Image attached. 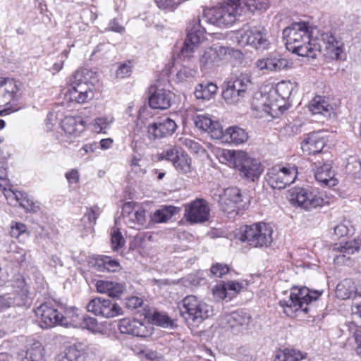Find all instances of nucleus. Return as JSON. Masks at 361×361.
<instances>
[{"label":"nucleus","instance_id":"nucleus-52","mask_svg":"<svg viewBox=\"0 0 361 361\" xmlns=\"http://www.w3.org/2000/svg\"><path fill=\"white\" fill-rule=\"evenodd\" d=\"M197 73L195 68H192L183 66L176 73V76L178 80L183 81L190 78H193Z\"/></svg>","mask_w":361,"mask_h":361},{"label":"nucleus","instance_id":"nucleus-49","mask_svg":"<svg viewBox=\"0 0 361 361\" xmlns=\"http://www.w3.org/2000/svg\"><path fill=\"white\" fill-rule=\"evenodd\" d=\"M20 206L23 208L26 212L36 213L39 209V202H35L32 198L28 197L27 195L22 202H20Z\"/></svg>","mask_w":361,"mask_h":361},{"label":"nucleus","instance_id":"nucleus-17","mask_svg":"<svg viewBox=\"0 0 361 361\" xmlns=\"http://www.w3.org/2000/svg\"><path fill=\"white\" fill-rule=\"evenodd\" d=\"M176 123L170 118H163L147 126L150 140L161 139L171 135L176 130Z\"/></svg>","mask_w":361,"mask_h":361},{"label":"nucleus","instance_id":"nucleus-58","mask_svg":"<svg viewBox=\"0 0 361 361\" xmlns=\"http://www.w3.org/2000/svg\"><path fill=\"white\" fill-rule=\"evenodd\" d=\"M124 290L125 287L123 283L111 281L108 295L112 298L119 297Z\"/></svg>","mask_w":361,"mask_h":361},{"label":"nucleus","instance_id":"nucleus-54","mask_svg":"<svg viewBox=\"0 0 361 361\" xmlns=\"http://www.w3.org/2000/svg\"><path fill=\"white\" fill-rule=\"evenodd\" d=\"M135 203L132 202H126L123 207L121 211L122 217L123 219L124 223H131V219H130V216L132 214H134L135 210H134V206Z\"/></svg>","mask_w":361,"mask_h":361},{"label":"nucleus","instance_id":"nucleus-16","mask_svg":"<svg viewBox=\"0 0 361 361\" xmlns=\"http://www.w3.org/2000/svg\"><path fill=\"white\" fill-rule=\"evenodd\" d=\"M118 329L123 334H130L138 337H147L152 334L153 327L137 320L124 318L119 321Z\"/></svg>","mask_w":361,"mask_h":361},{"label":"nucleus","instance_id":"nucleus-40","mask_svg":"<svg viewBox=\"0 0 361 361\" xmlns=\"http://www.w3.org/2000/svg\"><path fill=\"white\" fill-rule=\"evenodd\" d=\"M82 124H78L75 118L72 116L65 117L61 122V127L65 133L70 135H75L78 130V127Z\"/></svg>","mask_w":361,"mask_h":361},{"label":"nucleus","instance_id":"nucleus-27","mask_svg":"<svg viewBox=\"0 0 361 361\" xmlns=\"http://www.w3.org/2000/svg\"><path fill=\"white\" fill-rule=\"evenodd\" d=\"M315 179L325 185H335L336 180L334 178V171L331 164L324 163L316 166L314 172Z\"/></svg>","mask_w":361,"mask_h":361},{"label":"nucleus","instance_id":"nucleus-18","mask_svg":"<svg viewBox=\"0 0 361 361\" xmlns=\"http://www.w3.org/2000/svg\"><path fill=\"white\" fill-rule=\"evenodd\" d=\"M35 314L41 319L40 326L49 329L56 325H61V312L48 303L42 304L35 310Z\"/></svg>","mask_w":361,"mask_h":361},{"label":"nucleus","instance_id":"nucleus-51","mask_svg":"<svg viewBox=\"0 0 361 361\" xmlns=\"http://www.w3.org/2000/svg\"><path fill=\"white\" fill-rule=\"evenodd\" d=\"M113 122L112 118L99 117L94 119V130L97 133H102Z\"/></svg>","mask_w":361,"mask_h":361},{"label":"nucleus","instance_id":"nucleus-12","mask_svg":"<svg viewBox=\"0 0 361 361\" xmlns=\"http://www.w3.org/2000/svg\"><path fill=\"white\" fill-rule=\"evenodd\" d=\"M87 310L95 316L112 318L123 314V309L110 299L101 297L92 299L87 305Z\"/></svg>","mask_w":361,"mask_h":361},{"label":"nucleus","instance_id":"nucleus-53","mask_svg":"<svg viewBox=\"0 0 361 361\" xmlns=\"http://www.w3.org/2000/svg\"><path fill=\"white\" fill-rule=\"evenodd\" d=\"M334 233L338 237L350 235L352 233V228H350V222L343 221L334 227Z\"/></svg>","mask_w":361,"mask_h":361},{"label":"nucleus","instance_id":"nucleus-15","mask_svg":"<svg viewBox=\"0 0 361 361\" xmlns=\"http://www.w3.org/2000/svg\"><path fill=\"white\" fill-rule=\"evenodd\" d=\"M217 128L213 131L212 138L221 140L224 142L238 145L248 140L247 132L238 126H230L223 130L221 124H216Z\"/></svg>","mask_w":361,"mask_h":361},{"label":"nucleus","instance_id":"nucleus-63","mask_svg":"<svg viewBox=\"0 0 361 361\" xmlns=\"http://www.w3.org/2000/svg\"><path fill=\"white\" fill-rule=\"evenodd\" d=\"M157 6L164 10L173 11L176 5L172 0H155Z\"/></svg>","mask_w":361,"mask_h":361},{"label":"nucleus","instance_id":"nucleus-32","mask_svg":"<svg viewBox=\"0 0 361 361\" xmlns=\"http://www.w3.org/2000/svg\"><path fill=\"white\" fill-rule=\"evenodd\" d=\"M66 351L69 358L73 361H85L86 358L87 345L82 342H78L69 346Z\"/></svg>","mask_w":361,"mask_h":361},{"label":"nucleus","instance_id":"nucleus-41","mask_svg":"<svg viewBox=\"0 0 361 361\" xmlns=\"http://www.w3.org/2000/svg\"><path fill=\"white\" fill-rule=\"evenodd\" d=\"M78 328L87 329L94 333L99 331V329L97 319L85 314L82 315L80 325H78Z\"/></svg>","mask_w":361,"mask_h":361},{"label":"nucleus","instance_id":"nucleus-8","mask_svg":"<svg viewBox=\"0 0 361 361\" xmlns=\"http://www.w3.org/2000/svg\"><path fill=\"white\" fill-rule=\"evenodd\" d=\"M250 85V77L246 73H241L225 83L222 97L227 104H237L247 97Z\"/></svg>","mask_w":361,"mask_h":361},{"label":"nucleus","instance_id":"nucleus-11","mask_svg":"<svg viewBox=\"0 0 361 361\" xmlns=\"http://www.w3.org/2000/svg\"><path fill=\"white\" fill-rule=\"evenodd\" d=\"M16 287L18 289L13 298L7 295H0V312L8 308L12 305L26 309L31 306L32 299L30 295L29 286L23 277L17 279Z\"/></svg>","mask_w":361,"mask_h":361},{"label":"nucleus","instance_id":"nucleus-46","mask_svg":"<svg viewBox=\"0 0 361 361\" xmlns=\"http://www.w3.org/2000/svg\"><path fill=\"white\" fill-rule=\"evenodd\" d=\"M220 204L223 212L228 214H232L233 213L238 214V211L241 207L240 205H238L233 202L222 197L221 198Z\"/></svg>","mask_w":361,"mask_h":361},{"label":"nucleus","instance_id":"nucleus-47","mask_svg":"<svg viewBox=\"0 0 361 361\" xmlns=\"http://www.w3.org/2000/svg\"><path fill=\"white\" fill-rule=\"evenodd\" d=\"M242 288L243 285L240 283L235 281H228L223 285L220 297L226 298L228 291H233V293H238L241 290Z\"/></svg>","mask_w":361,"mask_h":361},{"label":"nucleus","instance_id":"nucleus-1","mask_svg":"<svg viewBox=\"0 0 361 361\" xmlns=\"http://www.w3.org/2000/svg\"><path fill=\"white\" fill-rule=\"evenodd\" d=\"M241 11L240 2L228 0L221 6L205 11L202 18L193 20L187 27V37L180 50V56L187 59L192 56L201 40L204 38V23L219 27H229L238 20Z\"/></svg>","mask_w":361,"mask_h":361},{"label":"nucleus","instance_id":"nucleus-36","mask_svg":"<svg viewBox=\"0 0 361 361\" xmlns=\"http://www.w3.org/2000/svg\"><path fill=\"white\" fill-rule=\"evenodd\" d=\"M216 124H220L217 121H213L212 119L206 116L198 115L195 118V126L203 131L207 132L212 137V133L214 128H216Z\"/></svg>","mask_w":361,"mask_h":361},{"label":"nucleus","instance_id":"nucleus-14","mask_svg":"<svg viewBox=\"0 0 361 361\" xmlns=\"http://www.w3.org/2000/svg\"><path fill=\"white\" fill-rule=\"evenodd\" d=\"M290 201L306 210H311L324 204V200L307 188H296L290 192Z\"/></svg>","mask_w":361,"mask_h":361},{"label":"nucleus","instance_id":"nucleus-55","mask_svg":"<svg viewBox=\"0 0 361 361\" xmlns=\"http://www.w3.org/2000/svg\"><path fill=\"white\" fill-rule=\"evenodd\" d=\"M97 216L98 214L96 213V211L93 208H87L84 216L82 219V221L85 223L87 222L88 227L92 228L96 223Z\"/></svg>","mask_w":361,"mask_h":361},{"label":"nucleus","instance_id":"nucleus-43","mask_svg":"<svg viewBox=\"0 0 361 361\" xmlns=\"http://www.w3.org/2000/svg\"><path fill=\"white\" fill-rule=\"evenodd\" d=\"M224 199H228L238 205H240L241 207H243L242 204L243 198L240 190L237 188H229L225 190L224 191Z\"/></svg>","mask_w":361,"mask_h":361},{"label":"nucleus","instance_id":"nucleus-37","mask_svg":"<svg viewBox=\"0 0 361 361\" xmlns=\"http://www.w3.org/2000/svg\"><path fill=\"white\" fill-rule=\"evenodd\" d=\"M305 358L302 353L296 350L286 348L279 350L275 355V361H300Z\"/></svg>","mask_w":361,"mask_h":361},{"label":"nucleus","instance_id":"nucleus-4","mask_svg":"<svg viewBox=\"0 0 361 361\" xmlns=\"http://www.w3.org/2000/svg\"><path fill=\"white\" fill-rule=\"evenodd\" d=\"M322 292L310 290L306 287L295 288L290 292L287 300H279V305L283 308L284 312L290 317L298 311L308 314L314 307L312 302L317 300Z\"/></svg>","mask_w":361,"mask_h":361},{"label":"nucleus","instance_id":"nucleus-42","mask_svg":"<svg viewBox=\"0 0 361 361\" xmlns=\"http://www.w3.org/2000/svg\"><path fill=\"white\" fill-rule=\"evenodd\" d=\"M152 320L154 324L164 328L171 327L173 325L172 320L169 317L162 312H154Z\"/></svg>","mask_w":361,"mask_h":361},{"label":"nucleus","instance_id":"nucleus-3","mask_svg":"<svg viewBox=\"0 0 361 361\" xmlns=\"http://www.w3.org/2000/svg\"><path fill=\"white\" fill-rule=\"evenodd\" d=\"M70 81V99L79 104H83L93 98V91L99 87V77L97 73L86 68L76 71Z\"/></svg>","mask_w":361,"mask_h":361},{"label":"nucleus","instance_id":"nucleus-39","mask_svg":"<svg viewBox=\"0 0 361 361\" xmlns=\"http://www.w3.org/2000/svg\"><path fill=\"white\" fill-rule=\"evenodd\" d=\"M130 219H131L132 222L125 224L130 228L140 229L146 221L145 210L142 209L135 210V213L131 214Z\"/></svg>","mask_w":361,"mask_h":361},{"label":"nucleus","instance_id":"nucleus-34","mask_svg":"<svg viewBox=\"0 0 361 361\" xmlns=\"http://www.w3.org/2000/svg\"><path fill=\"white\" fill-rule=\"evenodd\" d=\"M217 86L213 82L198 84L195 90V96L198 99H209L216 93Z\"/></svg>","mask_w":361,"mask_h":361},{"label":"nucleus","instance_id":"nucleus-26","mask_svg":"<svg viewBox=\"0 0 361 361\" xmlns=\"http://www.w3.org/2000/svg\"><path fill=\"white\" fill-rule=\"evenodd\" d=\"M3 86L6 87L4 97L6 104L18 100L20 96L19 93L20 88L16 80L13 78H0V87Z\"/></svg>","mask_w":361,"mask_h":361},{"label":"nucleus","instance_id":"nucleus-5","mask_svg":"<svg viewBox=\"0 0 361 361\" xmlns=\"http://www.w3.org/2000/svg\"><path fill=\"white\" fill-rule=\"evenodd\" d=\"M180 315L190 324H198L214 314L213 307L195 295L185 297L178 304Z\"/></svg>","mask_w":361,"mask_h":361},{"label":"nucleus","instance_id":"nucleus-61","mask_svg":"<svg viewBox=\"0 0 361 361\" xmlns=\"http://www.w3.org/2000/svg\"><path fill=\"white\" fill-rule=\"evenodd\" d=\"M139 354L142 357H145L147 360L152 361L156 360L159 357V354L157 351L149 348H144L140 350Z\"/></svg>","mask_w":361,"mask_h":361},{"label":"nucleus","instance_id":"nucleus-38","mask_svg":"<svg viewBox=\"0 0 361 361\" xmlns=\"http://www.w3.org/2000/svg\"><path fill=\"white\" fill-rule=\"evenodd\" d=\"M173 165L180 173H188L191 171V159L187 154H180Z\"/></svg>","mask_w":361,"mask_h":361},{"label":"nucleus","instance_id":"nucleus-29","mask_svg":"<svg viewBox=\"0 0 361 361\" xmlns=\"http://www.w3.org/2000/svg\"><path fill=\"white\" fill-rule=\"evenodd\" d=\"M298 84L290 80H283L279 82L274 89V93L281 97V100H289L298 92Z\"/></svg>","mask_w":361,"mask_h":361},{"label":"nucleus","instance_id":"nucleus-10","mask_svg":"<svg viewBox=\"0 0 361 361\" xmlns=\"http://www.w3.org/2000/svg\"><path fill=\"white\" fill-rule=\"evenodd\" d=\"M298 174L295 166H274L269 169L266 179L274 189L281 190L292 184Z\"/></svg>","mask_w":361,"mask_h":361},{"label":"nucleus","instance_id":"nucleus-6","mask_svg":"<svg viewBox=\"0 0 361 361\" xmlns=\"http://www.w3.org/2000/svg\"><path fill=\"white\" fill-rule=\"evenodd\" d=\"M233 37L240 46L249 45L259 51L268 49L270 45L267 30L262 25H244L243 27L233 32Z\"/></svg>","mask_w":361,"mask_h":361},{"label":"nucleus","instance_id":"nucleus-45","mask_svg":"<svg viewBox=\"0 0 361 361\" xmlns=\"http://www.w3.org/2000/svg\"><path fill=\"white\" fill-rule=\"evenodd\" d=\"M140 128H141L139 127V124L137 123L136 125V128L133 130V134L131 147L133 149V151L136 153H140L142 151V149H144L145 147L147 145V144H145L144 142L142 140V138L139 135Z\"/></svg>","mask_w":361,"mask_h":361},{"label":"nucleus","instance_id":"nucleus-35","mask_svg":"<svg viewBox=\"0 0 361 361\" xmlns=\"http://www.w3.org/2000/svg\"><path fill=\"white\" fill-rule=\"evenodd\" d=\"M308 109L312 114L329 115L330 106L322 97L317 96L310 102Z\"/></svg>","mask_w":361,"mask_h":361},{"label":"nucleus","instance_id":"nucleus-33","mask_svg":"<svg viewBox=\"0 0 361 361\" xmlns=\"http://www.w3.org/2000/svg\"><path fill=\"white\" fill-rule=\"evenodd\" d=\"M179 211V209L174 206H164L156 210L152 215V221L155 223H164Z\"/></svg>","mask_w":361,"mask_h":361},{"label":"nucleus","instance_id":"nucleus-25","mask_svg":"<svg viewBox=\"0 0 361 361\" xmlns=\"http://www.w3.org/2000/svg\"><path fill=\"white\" fill-rule=\"evenodd\" d=\"M90 263L92 267L99 272H116L121 269L118 260L106 255L97 256Z\"/></svg>","mask_w":361,"mask_h":361},{"label":"nucleus","instance_id":"nucleus-60","mask_svg":"<svg viewBox=\"0 0 361 361\" xmlns=\"http://www.w3.org/2000/svg\"><path fill=\"white\" fill-rule=\"evenodd\" d=\"M26 231V226L22 223H16L12 226L10 231V234L13 238H18L21 234L24 233Z\"/></svg>","mask_w":361,"mask_h":361},{"label":"nucleus","instance_id":"nucleus-48","mask_svg":"<svg viewBox=\"0 0 361 361\" xmlns=\"http://www.w3.org/2000/svg\"><path fill=\"white\" fill-rule=\"evenodd\" d=\"M132 73V65L130 61L121 63L116 71L117 78H124L130 75Z\"/></svg>","mask_w":361,"mask_h":361},{"label":"nucleus","instance_id":"nucleus-21","mask_svg":"<svg viewBox=\"0 0 361 361\" xmlns=\"http://www.w3.org/2000/svg\"><path fill=\"white\" fill-rule=\"evenodd\" d=\"M151 94L149 97V105L154 109H167L171 105L173 98V94L165 89H151Z\"/></svg>","mask_w":361,"mask_h":361},{"label":"nucleus","instance_id":"nucleus-24","mask_svg":"<svg viewBox=\"0 0 361 361\" xmlns=\"http://www.w3.org/2000/svg\"><path fill=\"white\" fill-rule=\"evenodd\" d=\"M325 145V141L320 133L314 132L306 135L301 142V149L307 154H317L322 152Z\"/></svg>","mask_w":361,"mask_h":361},{"label":"nucleus","instance_id":"nucleus-56","mask_svg":"<svg viewBox=\"0 0 361 361\" xmlns=\"http://www.w3.org/2000/svg\"><path fill=\"white\" fill-rule=\"evenodd\" d=\"M111 247L114 250H118L125 244V240L120 231H114L111 234Z\"/></svg>","mask_w":361,"mask_h":361},{"label":"nucleus","instance_id":"nucleus-19","mask_svg":"<svg viewBox=\"0 0 361 361\" xmlns=\"http://www.w3.org/2000/svg\"><path fill=\"white\" fill-rule=\"evenodd\" d=\"M185 216L190 223H203L209 219V208L207 201L197 199L185 209Z\"/></svg>","mask_w":361,"mask_h":361},{"label":"nucleus","instance_id":"nucleus-9","mask_svg":"<svg viewBox=\"0 0 361 361\" xmlns=\"http://www.w3.org/2000/svg\"><path fill=\"white\" fill-rule=\"evenodd\" d=\"M230 161L234 167L238 169L241 176L254 180L258 178L263 171L260 162L248 156L243 151H228Z\"/></svg>","mask_w":361,"mask_h":361},{"label":"nucleus","instance_id":"nucleus-50","mask_svg":"<svg viewBox=\"0 0 361 361\" xmlns=\"http://www.w3.org/2000/svg\"><path fill=\"white\" fill-rule=\"evenodd\" d=\"M179 154L178 149L175 147H171L164 150L159 155V159L169 161L173 164Z\"/></svg>","mask_w":361,"mask_h":361},{"label":"nucleus","instance_id":"nucleus-20","mask_svg":"<svg viewBox=\"0 0 361 361\" xmlns=\"http://www.w3.org/2000/svg\"><path fill=\"white\" fill-rule=\"evenodd\" d=\"M292 62L286 58L279 55L269 56L266 58L258 59L256 61V66L259 70H267L273 72H279L291 68Z\"/></svg>","mask_w":361,"mask_h":361},{"label":"nucleus","instance_id":"nucleus-62","mask_svg":"<svg viewBox=\"0 0 361 361\" xmlns=\"http://www.w3.org/2000/svg\"><path fill=\"white\" fill-rule=\"evenodd\" d=\"M143 303L142 298L137 296H132L126 299V305L129 309H136Z\"/></svg>","mask_w":361,"mask_h":361},{"label":"nucleus","instance_id":"nucleus-22","mask_svg":"<svg viewBox=\"0 0 361 361\" xmlns=\"http://www.w3.org/2000/svg\"><path fill=\"white\" fill-rule=\"evenodd\" d=\"M250 319L251 317L247 313L237 311L221 316L219 319V325L224 329L246 326L249 324Z\"/></svg>","mask_w":361,"mask_h":361},{"label":"nucleus","instance_id":"nucleus-59","mask_svg":"<svg viewBox=\"0 0 361 361\" xmlns=\"http://www.w3.org/2000/svg\"><path fill=\"white\" fill-rule=\"evenodd\" d=\"M229 271V268L226 264L217 263L213 265L210 269V273L213 276H216L217 277H221L222 276L226 274Z\"/></svg>","mask_w":361,"mask_h":361},{"label":"nucleus","instance_id":"nucleus-64","mask_svg":"<svg viewBox=\"0 0 361 361\" xmlns=\"http://www.w3.org/2000/svg\"><path fill=\"white\" fill-rule=\"evenodd\" d=\"M111 281H98L96 283V288L99 293H106L108 295Z\"/></svg>","mask_w":361,"mask_h":361},{"label":"nucleus","instance_id":"nucleus-13","mask_svg":"<svg viewBox=\"0 0 361 361\" xmlns=\"http://www.w3.org/2000/svg\"><path fill=\"white\" fill-rule=\"evenodd\" d=\"M361 241L357 240L334 244L331 249L334 264L352 265L353 256L359 251Z\"/></svg>","mask_w":361,"mask_h":361},{"label":"nucleus","instance_id":"nucleus-23","mask_svg":"<svg viewBox=\"0 0 361 361\" xmlns=\"http://www.w3.org/2000/svg\"><path fill=\"white\" fill-rule=\"evenodd\" d=\"M320 39L324 44L326 55L331 59H339L343 52L342 42L331 32L321 33Z\"/></svg>","mask_w":361,"mask_h":361},{"label":"nucleus","instance_id":"nucleus-31","mask_svg":"<svg viewBox=\"0 0 361 361\" xmlns=\"http://www.w3.org/2000/svg\"><path fill=\"white\" fill-rule=\"evenodd\" d=\"M337 298L341 300H346L351 297L356 296V286L350 279H345L340 282L336 289Z\"/></svg>","mask_w":361,"mask_h":361},{"label":"nucleus","instance_id":"nucleus-7","mask_svg":"<svg viewBox=\"0 0 361 361\" xmlns=\"http://www.w3.org/2000/svg\"><path fill=\"white\" fill-rule=\"evenodd\" d=\"M272 234L269 225L259 222L243 226L239 238L252 247H267L273 241Z\"/></svg>","mask_w":361,"mask_h":361},{"label":"nucleus","instance_id":"nucleus-28","mask_svg":"<svg viewBox=\"0 0 361 361\" xmlns=\"http://www.w3.org/2000/svg\"><path fill=\"white\" fill-rule=\"evenodd\" d=\"M202 71L208 72L220 63L216 49L209 47L204 50L200 59Z\"/></svg>","mask_w":361,"mask_h":361},{"label":"nucleus","instance_id":"nucleus-57","mask_svg":"<svg viewBox=\"0 0 361 361\" xmlns=\"http://www.w3.org/2000/svg\"><path fill=\"white\" fill-rule=\"evenodd\" d=\"M181 144L192 152L198 153L202 149V146L197 142L190 138H180Z\"/></svg>","mask_w":361,"mask_h":361},{"label":"nucleus","instance_id":"nucleus-2","mask_svg":"<svg viewBox=\"0 0 361 361\" xmlns=\"http://www.w3.org/2000/svg\"><path fill=\"white\" fill-rule=\"evenodd\" d=\"M283 35L286 37L287 49L298 56L315 59L321 50V45L310 39L305 23H295L284 29Z\"/></svg>","mask_w":361,"mask_h":361},{"label":"nucleus","instance_id":"nucleus-30","mask_svg":"<svg viewBox=\"0 0 361 361\" xmlns=\"http://www.w3.org/2000/svg\"><path fill=\"white\" fill-rule=\"evenodd\" d=\"M82 314L80 311L74 307H70L66 308L63 312H61V326H72L78 328L80 325L81 317Z\"/></svg>","mask_w":361,"mask_h":361},{"label":"nucleus","instance_id":"nucleus-44","mask_svg":"<svg viewBox=\"0 0 361 361\" xmlns=\"http://www.w3.org/2000/svg\"><path fill=\"white\" fill-rule=\"evenodd\" d=\"M45 361L44 349L41 345L31 348L26 353L25 361Z\"/></svg>","mask_w":361,"mask_h":361}]
</instances>
